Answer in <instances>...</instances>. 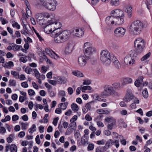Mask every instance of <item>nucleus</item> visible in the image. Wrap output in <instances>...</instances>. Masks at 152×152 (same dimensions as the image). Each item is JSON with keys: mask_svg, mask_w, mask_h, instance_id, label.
I'll list each match as a JSON object with an SVG mask.
<instances>
[{"mask_svg": "<svg viewBox=\"0 0 152 152\" xmlns=\"http://www.w3.org/2000/svg\"><path fill=\"white\" fill-rule=\"evenodd\" d=\"M70 31L68 30L62 31V30L53 33L54 35V41L56 43H61L64 42L69 37Z\"/></svg>", "mask_w": 152, "mask_h": 152, "instance_id": "obj_1", "label": "nucleus"}, {"mask_svg": "<svg viewBox=\"0 0 152 152\" xmlns=\"http://www.w3.org/2000/svg\"><path fill=\"white\" fill-rule=\"evenodd\" d=\"M115 58V57L111 55L108 51L102 50L101 52L100 61L106 66H108L110 65Z\"/></svg>", "mask_w": 152, "mask_h": 152, "instance_id": "obj_2", "label": "nucleus"}, {"mask_svg": "<svg viewBox=\"0 0 152 152\" xmlns=\"http://www.w3.org/2000/svg\"><path fill=\"white\" fill-rule=\"evenodd\" d=\"M143 28L142 23L139 20H136L131 24L129 28V31L132 34L137 35L140 33Z\"/></svg>", "mask_w": 152, "mask_h": 152, "instance_id": "obj_3", "label": "nucleus"}, {"mask_svg": "<svg viewBox=\"0 0 152 152\" xmlns=\"http://www.w3.org/2000/svg\"><path fill=\"white\" fill-rule=\"evenodd\" d=\"M103 88L104 91L101 94L103 96H111L113 97H117L120 96L119 93L113 89L111 86L105 85Z\"/></svg>", "mask_w": 152, "mask_h": 152, "instance_id": "obj_4", "label": "nucleus"}, {"mask_svg": "<svg viewBox=\"0 0 152 152\" xmlns=\"http://www.w3.org/2000/svg\"><path fill=\"white\" fill-rule=\"evenodd\" d=\"M95 52V49L89 42H86L84 45V53L88 58H91L92 55Z\"/></svg>", "mask_w": 152, "mask_h": 152, "instance_id": "obj_5", "label": "nucleus"}, {"mask_svg": "<svg viewBox=\"0 0 152 152\" xmlns=\"http://www.w3.org/2000/svg\"><path fill=\"white\" fill-rule=\"evenodd\" d=\"M51 19L48 20V23L49 24L53 30V33L60 30H61V23L58 21L55 17H51Z\"/></svg>", "mask_w": 152, "mask_h": 152, "instance_id": "obj_6", "label": "nucleus"}, {"mask_svg": "<svg viewBox=\"0 0 152 152\" xmlns=\"http://www.w3.org/2000/svg\"><path fill=\"white\" fill-rule=\"evenodd\" d=\"M134 45L136 51L139 54H140L144 50L145 45V42L143 39L139 37L135 40Z\"/></svg>", "mask_w": 152, "mask_h": 152, "instance_id": "obj_7", "label": "nucleus"}, {"mask_svg": "<svg viewBox=\"0 0 152 152\" xmlns=\"http://www.w3.org/2000/svg\"><path fill=\"white\" fill-rule=\"evenodd\" d=\"M56 4L57 2L55 0H49L43 7L49 10L53 11L56 9Z\"/></svg>", "mask_w": 152, "mask_h": 152, "instance_id": "obj_8", "label": "nucleus"}, {"mask_svg": "<svg viewBox=\"0 0 152 152\" xmlns=\"http://www.w3.org/2000/svg\"><path fill=\"white\" fill-rule=\"evenodd\" d=\"M105 121L108 123L107 128L109 130H111L115 126L116 120L113 118H107L105 119Z\"/></svg>", "mask_w": 152, "mask_h": 152, "instance_id": "obj_9", "label": "nucleus"}, {"mask_svg": "<svg viewBox=\"0 0 152 152\" xmlns=\"http://www.w3.org/2000/svg\"><path fill=\"white\" fill-rule=\"evenodd\" d=\"M126 32V29L123 27H118L114 31L115 35L117 37H121L124 36Z\"/></svg>", "mask_w": 152, "mask_h": 152, "instance_id": "obj_10", "label": "nucleus"}, {"mask_svg": "<svg viewBox=\"0 0 152 152\" xmlns=\"http://www.w3.org/2000/svg\"><path fill=\"white\" fill-rule=\"evenodd\" d=\"M42 15L40 16L37 14L36 16V18L38 23L41 26H46L48 24V20L42 17Z\"/></svg>", "mask_w": 152, "mask_h": 152, "instance_id": "obj_11", "label": "nucleus"}, {"mask_svg": "<svg viewBox=\"0 0 152 152\" xmlns=\"http://www.w3.org/2000/svg\"><path fill=\"white\" fill-rule=\"evenodd\" d=\"M111 15L113 16L114 18L117 17H124V13L123 11L119 9H116L113 10L111 12Z\"/></svg>", "mask_w": 152, "mask_h": 152, "instance_id": "obj_12", "label": "nucleus"}, {"mask_svg": "<svg viewBox=\"0 0 152 152\" xmlns=\"http://www.w3.org/2000/svg\"><path fill=\"white\" fill-rule=\"evenodd\" d=\"M124 62L127 65H133L134 64L135 61L129 55H127L124 58Z\"/></svg>", "mask_w": 152, "mask_h": 152, "instance_id": "obj_13", "label": "nucleus"}, {"mask_svg": "<svg viewBox=\"0 0 152 152\" xmlns=\"http://www.w3.org/2000/svg\"><path fill=\"white\" fill-rule=\"evenodd\" d=\"M84 34V29L83 28H76L75 29L74 35L78 37H81L83 36Z\"/></svg>", "mask_w": 152, "mask_h": 152, "instance_id": "obj_14", "label": "nucleus"}, {"mask_svg": "<svg viewBox=\"0 0 152 152\" xmlns=\"http://www.w3.org/2000/svg\"><path fill=\"white\" fill-rule=\"evenodd\" d=\"M79 65L81 66H84L86 64V58L84 56L79 57L78 59Z\"/></svg>", "mask_w": 152, "mask_h": 152, "instance_id": "obj_15", "label": "nucleus"}, {"mask_svg": "<svg viewBox=\"0 0 152 152\" xmlns=\"http://www.w3.org/2000/svg\"><path fill=\"white\" fill-rule=\"evenodd\" d=\"M45 51L47 54L52 58L55 59H57L58 58V56L57 55L50 49L46 48L45 49Z\"/></svg>", "mask_w": 152, "mask_h": 152, "instance_id": "obj_16", "label": "nucleus"}, {"mask_svg": "<svg viewBox=\"0 0 152 152\" xmlns=\"http://www.w3.org/2000/svg\"><path fill=\"white\" fill-rule=\"evenodd\" d=\"M55 79L56 80L57 83L60 84H65L67 81V79L64 77H57Z\"/></svg>", "mask_w": 152, "mask_h": 152, "instance_id": "obj_17", "label": "nucleus"}, {"mask_svg": "<svg viewBox=\"0 0 152 152\" xmlns=\"http://www.w3.org/2000/svg\"><path fill=\"white\" fill-rule=\"evenodd\" d=\"M134 97L131 91H130L129 92H127L124 99V100L125 102H129L133 99Z\"/></svg>", "mask_w": 152, "mask_h": 152, "instance_id": "obj_18", "label": "nucleus"}, {"mask_svg": "<svg viewBox=\"0 0 152 152\" xmlns=\"http://www.w3.org/2000/svg\"><path fill=\"white\" fill-rule=\"evenodd\" d=\"M105 20L106 23L109 25L115 24V18L113 16L107 17Z\"/></svg>", "mask_w": 152, "mask_h": 152, "instance_id": "obj_19", "label": "nucleus"}, {"mask_svg": "<svg viewBox=\"0 0 152 152\" xmlns=\"http://www.w3.org/2000/svg\"><path fill=\"white\" fill-rule=\"evenodd\" d=\"M124 17H119L115 18V24L120 25L122 24L124 22Z\"/></svg>", "mask_w": 152, "mask_h": 152, "instance_id": "obj_20", "label": "nucleus"}, {"mask_svg": "<svg viewBox=\"0 0 152 152\" xmlns=\"http://www.w3.org/2000/svg\"><path fill=\"white\" fill-rule=\"evenodd\" d=\"M143 76H140L134 82L135 85L137 87H139L143 82Z\"/></svg>", "mask_w": 152, "mask_h": 152, "instance_id": "obj_21", "label": "nucleus"}, {"mask_svg": "<svg viewBox=\"0 0 152 152\" xmlns=\"http://www.w3.org/2000/svg\"><path fill=\"white\" fill-rule=\"evenodd\" d=\"M73 49V45L71 44L68 43L66 45V48L65 50V52L66 54H69L70 53Z\"/></svg>", "mask_w": 152, "mask_h": 152, "instance_id": "obj_22", "label": "nucleus"}, {"mask_svg": "<svg viewBox=\"0 0 152 152\" xmlns=\"http://www.w3.org/2000/svg\"><path fill=\"white\" fill-rule=\"evenodd\" d=\"M49 0H35L34 3L36 6H42L43 7Z\"/></svg>", "mask_w": 152, "mask_h": 152, "instance_id": "obj_23", "label": "nucleus"}, {"mask_svg": "<svg viewBox=\"0 0 152 152\" xmlns=\"http://www.w3.org/2000/svg\"><path fill=\"white\" fill-rule=\"evenodd\" d=\"M44 31L45 33L47 34H49L52 32L53 34V30L52 28L50 25L48 23L45 26V27L44 28Z\"/></svg>", "mask_w": 152, "mask_h": 152, "instance_id": "obj_24", "label": "nucleus"}, {"mask_svg": "<svg viewBox=\"0 0 152 152\" xmlns=\"http://www.w3.org/2000/svg\"><path fill=\"white\" fill-rule=\"evenodd\" d=\"M88 134H85L81 138L82 143L83 145L88 144Z\"/></svg>", "mask_w": 152, "mask_h": 152, "instance_id": "obj_25", "label": "nucleus"}, {"mask_svg": "<svg viewBox=\"0 0 152 152\" xmlns=\"http://www.w3.org/2000/svg\"><path fill=\"white\" fill-rule=\"evenodd\" d=\"M132 82V78L129 77L123 78L122 80V85H124L128 84Z\"/></svg>", "mask_w": 152, "mask_h": 152, "instance_id": "obj_26", "label": "nucleus"}, {"mask_svg": "<svg viewBox=\"0 0 152 152\" xmlns=\"http://www.w3.org/2000/svg\"><path fill=\"white\" fill-rule=\"evenodd\" d=\"M38 14L40 16V15H42V17L45 19V18H50L49 19H51V17H54L55 15L54 14H51L50 15L47 12H44L43 13H38Z\"/></svg>", "mask_w": 152, "mask_h": 152, "instance_id": "obj_27", "label": "nucleus"}, {"mask_svg": "<svg viewBox=\"0 0 152 152\" xmlns=\"http://www.w3.org/2000/svg\"><path fill=\"white\" fill-rule=\"evenodd\" d=\"M72 73L73 75L78 77H84L83 74L80 71L77 70L73 71Z\"/></svg>", "mask_w": 152, "mask_h": 152, "instance_id": "obj_28", "label": "nucleus"}, {"mask_svg": "<svg viewBox=\"0 0 152 152\" xmlns=\"http://www.w3.org/2000/svg\"><path fill=\"white\" fill-rule=\"evenodd\" d=\"M69 103L66 102L64 103H61L58 104V107L63 110H65L67 107Z\"/></svg>", "mask_w": 152, "mask_h": 152, "instance_id": "obj_29", "label": "nucleus"}, {"mask_svg": "<svg viewBox=\"0 0 152 152\" xmlns=\"http://www.w3.org/2000/svg\"><path fill=\"white\" fill-rule=\"evenodd\" d=\"M139 54L137 52L134 50H131L129 53V56L132 58H135L137 57L138 54Z\"/></svg>", "mask_w": 152, "mask_h": 152, "instance_id": "obj_30", "label": "nucleus"}, {"mask_svg": "<svg viewBox=\"0 0 152 152\" xmlns=\"http://www.w3.org/2000/svg\"><path fill=\"white\" fill-rule=\"evenodd\" d=\"M114 66L116 69H118L121 67V65L118 61L115 58L114 59L113 61Z\"/></svg>", "mask_w": 152, "mask_h": 152, "instance_id": "obj_31", "label": "nucleus"}, {"mask_svg": "<svg viewBox=\"0 0 152 152\" xmlns=\"http://www.w3.org/2000/svg\"><path fill=\"white\" fill-rule=\"evenodd\" d=\"M125 12L128 13L129 16H131V13L132 11V8L130 6L128 5L126 6L125 8Z\"/></svg>", "mask_w": 152, "mask_h": 152, "instance_id": "obj_32", "label": "nucleus"}, {"mask_svg": "<svg viewBox=\"0 0 152 152\" xmlns=\"http://www.w3.org/2000/svg\"><path fill=\"white\" fill-rule=\"evenodd\" d=\"M77 115H74L70 120V122L72 123V124H70V125H73L74 127H76V122H74V121L77 120Z\"/></svg>", "mask_w": 152, "mask_h": 152, "instance_id": "obj_33", "label": "nucleus"}, {"mask_svg": "<svg viewBox=\"0 0 152 152\" xmlns=\"http://www.w3.org/2000/svg\"><path fill=\"white\" fill-rule=\"evenodd\" d=\"M96 112L99 114H108L110 112L107 110H103V109H99L97 110Z\"/></svg>", "mask_w": 152, "mask_h": 152, "instance_id": "obj_34", "label": "nucleus"}, {"mask_svg": "<svg viewBox=\"0 0 152 152\" xmlns=\"http://www.w3.org/2000/svg\"><path fill=\"white\" fill-rule=\"evenodd\" d=\"M71 107L72 110L74 112H77L79 110L78 106L76 103H72L71 104Z\"/></svg>", "mask_w": 152, "mask_h": 152, "instance_id": "obj_35", "label": "nucleus"}, {"mask_svg": "<svg viewBox=\"0 0 152 152\" xmlns=\"http://www.w3.org/2000/svg\"><path fill=\"white\" fill-rule=\"evenodd\" d=\"M119 0H111L110 4L112 6H116L119 5Z\"/></svg>", "mask_w": 152, "mask_h": 152, "instance_id": "obj_36", "label": "nucleus"}, {"mask_svg": "<svg viewBox=\"0 0 152 152\" xmlns=\"http://www.w3.org/2000/svg\"><path fill=\"white\" fill-rule=\"evenodd\" d=\"M10 149L11 152H17V146L14 144H12L10 145Z\"/></svg>", "mask_w": 152, "mask_h": 152, "instance_id": "obj_37", "label": "nucleus"}, {"mask_svg": "<svg viewBox=\"0 0 152 152\" xmlns=\"http://www.w3.org/2000/svg\"><path fill=\"white\" fill-rule=\"evenodd\" d=\"M12 50L15 51H18L20 49V48L22 47L20 45H16L15 44H13L12 45Z\"/></svg>", "mask_w": 152, "mask_h": 152, "instance_id": "obj_38", "label": "nucleus"}, {"mask_svg": "<svg viewBox=\"0 0 152 152\" xmlns=\"http://www.w3.org/2000/svg\"><path fill=\"white\" fill-rule=\"evenodd\" d=\"M119 126L121 127L126 128L127 126V124L122 120H120L118 122Z\"/></svg>", "mask_w": 152, "mask_h": 152, "instance_id": "obj_39", "label": "nucleus"}, {"mask_svg": "<svg viewBox=\"0 0 152 152\" xmlns=\"http://www.w3.org/2000/svg\"><path fill=\"white\" fill-rule=\"evenodd\" d=\"M112 86L113 89L114 90L118 89L120 88V84L118 83H115L113 84Z\"/></svg>", "mask_w": 152, "mask_h": 152, "instance_id": "obj_40", "label": "nucleus"}, {"mask_svg": "<svg viewBox=\"0 0 152 152\" xmlns=\"http://www.w3.org/2000/svg\"><path fill=\"white\" fill-rule=\"evenodd\" d=\"M14 138V134H10L9 137L7 138V141L9 143H11L13 141Z\"/></svg>", "mask_w": 152, "mask_h": 152, "instance_id": "obj_41", "label": "nucleus"}, {"mask_svg": "<svg viewBox=\"0 0 152 152\" xmlns=\"http://www.w3.org/2000/svg\"><path fill=\"white\" fill-rule=\"evenodd\" d=\"M23 30L29 33V31L31 29L30 26L28 25L23 24Z\"/></svg>", "mask_w": 152, "mask_h": 152, "instance_id": "obj_42", "label": "nucleus"}, {"mask_svg": "<svg viewBox=\"0 0 152 152\" xmlns=\"http://www.w3.org/2000/svg\"><path fill=\"white\" fill-rule=\"evenodd\" d=\"M82 87V91L84 92H85V91L86 90H91V86H85L82 87V85H81Z\"/></svg>", "mask_w": 152, "mask_h": 152, "instance_id": "obj_43", "label": "nucleus"}, {"mask_svg": "<svg viewBox=\"0 0 152 152\" xmlns=\"http://www.w3.org/2000/svg\"><path fill=\"white\" fill-rule=\"evenodd\" d=\"M142 94L143 97L145 98H147L148 97V94L147 91V89L145 88L144 90L142 91Z\"/></svg>", "mask_w": 152, "mask_h": 152, "instance_id": "obj_44", "label": "nucleus"}, {"mask_svg": "<svg viewBox=\"0 0 152 152\" xmlns=\"http://www.w3.org/2000/svg\"><path fill=\"white\" fill-rule=\"evenodd\" d=\"M151 53H148L145 55L143 56L141 58V60L142 61H144L146 59H147L151 55Z\"/></svg>", "mask_w": 152, "mask_h": 152, "instance_id": "obj_45", "label": "nucleus"}, {"mask_svg": "<svg viewBox=\"0 0 152 152\" xmlns=\"http://www.w3.org/2000/svg\"><path fill=\"white\" fill-rule=\"evenodd\" d=\"M11 73L13 76L14 77L16 78H18L19 75L18 72L14 71H12L11 72Z\"/></svg>", "mask_w": 152, "mask_h": 152, "instance_id": "obj_46", "label": "nucleus"}, {"mask_svg": "<svg viewBox=\"0 0 152 152\" xmlns=\"http://www.w3.org/2000/svg\"><path fill=\"white\" fill-rule=\"evenodd\" d=\"M33 70H34L35 74V76L36 77L37 79H39L40 78V75L39 72L37 71V69H33Z\"/></svg>", "mask_w": 152, "mask_h": 152, "instance_id": "obj_47", "label": "nucleus"}, {"mask_svg": "<svg viewBox=\"0 0 152 152\" xmlns=\"http://www.w3.org/2000/svg\"><path fill=\"white\" fill-rule=\"evenodd\" d=\"M9 83L11 86H15L16 85V81L13 80H10L9 81Z\"/></svg>", "mask_w": 152, "mask_h": 152, "instance_id": "obj_48", "label": "nucleus"}, {"mask_svg": "<svg viewBox=\"0 0 152 152\" xmlns=\"http://www.w3.org/2000/svg\"><path fill=\"white\" fill-rule=\"evenodd\" d=\"M58 95L60 97L65 96H66L65 92L63 90L60 91L58 92Z\"/></svg>", "mask_w": 152, "mask_h": 152, "instance_id": "obj_49", "label": "nucleus"}, {"mask_svg": "<svg viewBox=\"0 0 152 152\" xmlns=\"http://www.w3.org/2000/svg\"><path fill=\"white\" fill-rule=\"evenodd\" d=\"M36 130V126L35 125L33 124L32 127L29 130V132L30 133H32Z\"/></svg>", "mask_w": 152, "mask_h": 152, "instance_id": "obj_50", "label": "nucleus"}, {"mask_svg": "<svg viewBox=\"0 0 152 152\" xmlns=\"http://www.w3.org/2000/svg\"><path fill=\"white\" fill-rule=\"evenodd\" d=\"M32 69L29 67H26L25 69V72L28 74H30L32 72Z\"/></svg>", "mask_w": 152, "mask_h": 152, "instance_id": "obj_51", "label": "nucleus"}, {"mask_svg": "<svg viewBox=\"0 0 152 152\" xmlns=\"http://www.w3.org/2000/svg\"><path fill=\"white\" fill-rule=\"evenodd\" d=\"M0 21L1 22V23L3 25H4L6 23H8V21L6 20L2 17L0 18Z\"/></svg>", "mask_w": 152, "mask_h": 152, "instance_id": "obj_52", "label": "nucleus"}, {"mask_svg": "<svg viewBox=\"0 0 152 152\" xmlns=\"http://www.w3.org/2000/svg\"><path fill=\"white\" fill-rule=\"evenodd\" d=\"M72 110L70 109H69L67 111L65 112V114L66 115L70 116L72 114Z\"/></svg>", "mask_w": 152, "mask_h": 152, "instance_id": "obj_53", "label": "nucleus"}, {"mask_svg": "<svg viewBox=\"0 0 152 152\" xmlns=\"http://www.w3.org/2000/svg\"><path fill=\"white\" fill-rule=\"evenodd\" d=\"M26 98V96H20L19 98V101L20 102H23Z\"/></svg>", "mask_w": 152, "mask_h": 152, "instance_id": "obj_54", "label": "nucleus"}, {"mask_svg": "<svg viewBox=\"0 0 152 152\" xmlns=\"http://www.w3.org/2000/svg\"><path fill=\"white\" fill-rule=\"evenodd\" d=\"M28 95L30 96H33L35 94V91L31 89H30L28 90Z\"/></svg>", "mask_w": 152, "mask_h": 152, "instance_id": "obj_55", "label": "nucleus"}, {"mask_svg": "<svg viewBox=\"0 0 152 152\" xmlns=\"http://www.w3.org/2000/svg\"><path fill=\"white\" fill-rule=\"evenodd\" d=\"M48 82L50 84L53 85H56L57 83L56 80H48Z\"/></svg>", "mask_w": 152, "mask_h": 152, "instance_id": "obj_56", "label": "nucleus"}, {"mask_svg": "<svg viewBox=\"0 0 152 152\" xmlns=\"http://www.w3.org/2000/svg\"><path fill=\"white\" fill-rule=\"evenodd\" d=\"M12 26L13 27H16L17 28L19 29L20 28V26L17 22H14L12 24Z\"/></svg>", "mask_w": 152, "mask_h": 152, "instance_id": "obj_57", "label": "nucleus"}, {"mask_svg": "<svg viewBox=\"0 0 152 152\" xmlns=\"http://www.w3.org/2000/svg\"><path fill=\"white\" fill-rule=\"evenodd\" d=\"M26 15L28 16H30L31 15V11L29 10L28 7H26Z\"/></svg>", "mask_w": 152, "mask_h": 152, "instance_id": "obj_58", "label": "nucleus"}, {"mask_svg": "<svg viewBox=\"0 0 152 152\" xmlns=\"http://www.w3.org/2000/svg\"><path fill=\"white\" fill-rule=\"evenodd\" d=\"M94 148V145L93 144H90L88 146V150L91 151Z\"/></svg>", "mask_w": 152, "mask_h": 152, "instance_id": "obj_59", "label": "nucleus"}, {"mask_svg": "<svg viewBox=\"0 0 152 152\" xmlns=\"http://www.w3.org/2000/svg\"><path fill=\"white\" fill-rule=\"evenodd\" d=\"M21 86L24 88H27L28 87V85L26 82H24L21 83Z\"/></svg>", "mask_w": 152, "mask_h": 152, "instance_id": "obj_60", "label": "nucleus"}, {"mask_svg": "<svg viewBox=\"0 0 152 152\" xmlns=\"http://www.w3.org/2000/svg\"><path fill=\"white\" fill-rule=\"evenodd\" d=\"M18 78H19L21 80H24L26 79L25 76L23 74L21 75H19Z\"/></svg>", "mask_w": 152, "mask_h": 152, "instance_id": "obj_61", "label": "nucleus"}, {"mask_svg": "<svg viewBox=\"0 0 152 152\" xmlns=\"http://www.w3.org/2000/svg\"><path fill=\"white\" fill-rule=\"evenodd\" d=\"M61 109L60 107L56 109L55 110V113L57 114H60L61 113Z\"/></svg>", "mask_w": 152, "mask_h": 152, "instance_id": "obj_62", "label": "nucleus"}, {"mask_svg": "<svg viewBox=\"0 0 152 152\" xmlns=\"http://www.w3.org/2000/svg\"><path fill=\"white\" fill-rule=\"evenodd\" d=\"M59 119V118L58 117H56L55 118L53 121V124L55 126H56L57 125V123H58V121Z\"/></svg>", "mask_w": 152, "mask_h": 152, "instance_id": "obj_63", "label": "nucleus"}, {"mask_svg": "<svg viewBox=\"0 0 152 152\" xmlns=\"http://www.w3.org/2000/svg\"><path fill=\"white\" fill-rule=\"evenodd\" d=\"M19 119L18 116L16 115H13L12 117V119L13 121H15L18 120Z\"/></svg>", "mask_w": 152, "mask_h": 152, "instance_id": "obj_64", "label": "nucleus"}]
</instances>
